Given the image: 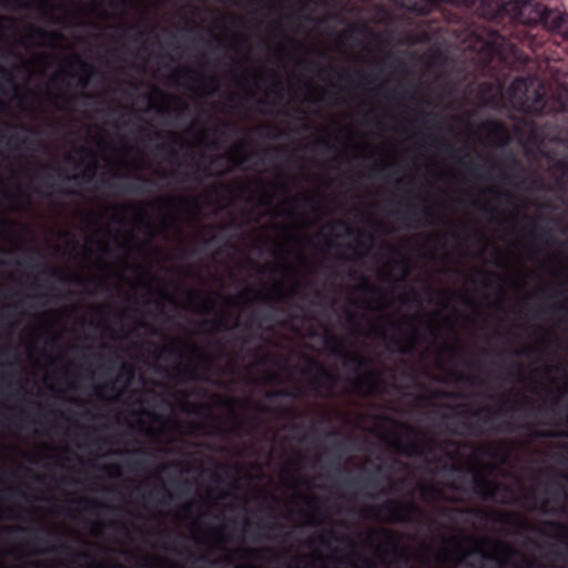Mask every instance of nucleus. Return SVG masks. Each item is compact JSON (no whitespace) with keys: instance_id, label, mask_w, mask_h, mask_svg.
Wrapping results in <instances>:
<instances>
[{"instance_id":"obj_30","label":"nucleus","mask_w":568,"mask_h":568,"mask_svg":"<svg viewBox=\"0 0 568 568\" xmlns=\"http://www.w3.org/2000/svg\"><path fill=\"white\" fill-rule=\"evenodd\" d=\"M31 33L36 37L33 43H36L38 45L45 44L47 33H45V31L43 29L34 28V29L31 30Z\"/></svg>"},{"instance_id":"obj_47","label":"nucleus","mask_w":568,"mask_h":568,"mask_svg":"<svg viewBox=\"0 0 568 568\" xmlns=\"http://www.w3.org/2000/svg\"><path fill=\"white\" fill-rule=\"evenodd\" d=\"M460 378L467 382L468 384H475V382L477 381V377L474 376H460Z\"/></svg>"},{"instance_id":"obj_15","label":"nucleus","mask_w":568,"mask_h":568,"mask_svg":"<svg viewBox=\"0 0 568 568\" xmlns=\"http://www.w3.org/2000/svg\"><path fill=\"white\" fill-rule=\"evenodd\" d=\"M50 551L51 552L64 554V555L71 556V559L74 562L78 561V560H85V561H91V562L94 561V558H93V556L90 552H88V551H74L65 542H62V544H59L58 546L52 547L50 549Z\"/></svg>"},{"instance_id":"obj_55","label":"nucleus","mask_w":568,"mask_h":568,"mask_svg":"<svg viewBox=\"0 0 568 568\" xmlns=\"http://www.w3.org/2000/svg\"><path fill=\"white\" fill-rule=\"evenodd\" d=\"M220 467H221V469H223L224 471H229V470H230V466H229V465L222 464Z\"/></svg>"},{"instance_id":"obj_56","label":"nucleus","mask_w":568,"mask_h":568,"mask_svg":"<svg viewBox=\"0 0 568 568\" xmlns=\"http://www.w3.org/2000/svg\"><path fill=\"white\" fill-rule=\"evenodd\" d=\"M115 381H112L111 383L106 384V388L113 389L114 388Z\"/></svg>"},{"instance_id":"obj_59","label":"nucleus","mask_w":568,"mask_h":568,"mask_svg":"<svg viewBox=\"0 0 568 568\" xmlns=\"http://www.w3.org/2000/svg\"><path fill=\"white\" fill-rule=\"evenodd\" d=\"M305 558H306L305 556H300V557H296L295 559L297 562H301V561L305 560Z\"/></svg>"},{"instance_id":"obj_28","label":"nucleus","mask_w":568,"mask_h":568,"mask_svg":"<svg viewBox=\"0 0 568 568\" xmlns=\"http://www.w3.org/2000/svg\"><path fill=\"white\" fill-rule=\"evenodd\" d=\"M548 527L556 530L564 539H568V526L559 521H547Z\"/></svg>"},{"instance_id":"obj_8","label":"nucleus","mask_w":568,"mask_h":568,"mask_svg":"<svg viewBox=\"0 0 568 568\" xmlns=\"http://www.w3.org/2000/svg\"><path fill=\"white\" fill-rule=\"evenodd\" d=\"M304 243L305 239L303 236L287 232L277 239L274 253L283 263L302 262L304 258Z\"/></svg>"},{"instance_id":"obj_35","label":"nucleus","mask_w":568,"mask_h":568,"mask_svg":"<svg viewBox=\"0 0 568 568\" xmlns=\"http://www.w3.org/2000/svg\"><path fill=\"white\" fill-rule=\"evenodd\" d=\"M163 352L164 353H168L170 354L171 356L175 357V358H181V352L178 347L175 346H168V347H164L163 348Z\"/></svg>"},{"instance_id":"obj_51","label":"nucleus","mask_w":568,"mask_h":568,"mask_svg":"<svg viewBox=\"0 0 568 568\" xmlns=\"http://www.w3.org/2000/svg\"><path fill=\"white\" fill-rule=\"evenodd\" d=\"M400 426H402V427L405 429V432H406V433H408V434H412V433L414 432V428H413L412 426L407 425V424H402Z\"/></svg>"},{"instance_id":"obj_44","label":"nucleus","mask_w":568,"mask_h":568,"mask_svg":"<svg viewBox=\"0 0 568 568\" xmlns=\"http://www.w3.org/2000/svg\"><path fill=\"white\" fill-rule=\"evenodd\" d=\"M234 150L230 151L227 153V159L231 162L232 165L239 164L241 161L235 159Z\"/></svg>"},{"instance_id":"obj_26","label":"nucleus","mask_w":568,"mask_h":568,"mask_svg":"<svg viewBox=\"0 0 568 568\" xmlns=\"http://www.w3.org/2000/svg\"><path fill=\"white\" fill-rule=\"evenodd\" d=\"M302 503L312 510V516L321 511V499L313 495H306L301 497Z\"/></svg>"},{"instance_id":"obj_5","label":"nucleus","mask_w":568,"mask_h":568,"mask_svg":"<svg viewBox=\"0 0 568 568\" xmlns=\"http://www.w3.org/2000/svg\"><path fill=\"white\" fill-rule=\"evenodd\" d=\"M507 6L511 9H519L517 19L523 23L530 24L540 20L545 27L556 31L565 38H568V13L561 12L557 9H546L537 6L535 8L536 17L526 18L525 13L532 9L531 3L526 2L519 7L517 1H510Z\"/></svg>"},{"instance_id":"obj_43","label":"nucleus","mask_w":568,"mask_h":568,"mask_svg":"<svg viewBox=\"0 0 568 568\" xmlns=\"http://www.w3.org/2000/svg\"><path fill=\"white\" fill-rule=\"evenodd\" d=\"M327 536H328L331 539L335 540V541H342V540L344 539V538H341V537L338 536V534H337L335 530H333V529H329V530L327 531Z\"/></svg>"},{"instance_id":"obj_20","label":"nucleus","mask_w":568,"mask_h":568,"mask_svg":"<svg viewBox=\"0 0 568 568\" xmlns=\"http://www.w3.org/2000/svg\"><path fill=\"white\" fill-rule=\"evenodd\" d=\"M347 484L351 487H355V488H358V489H367V488L375 489L378 486V483L376 481V479L372 475H369L367 477H364V478L351 479V480H348Z\"/></svg>"},{"instance_id":"obj_46","label":"nucleus","mask_w":568,"mask_h":568,"mask_svg":"<svg viewBox=\"0 0 568 568\" xmlns=\"http://www.w3.org/2000/svg\"><path fill=\"white\" fill-rule=\"evenodd\" d=\"M440 396L443 397H448V398H458V397H462L460 394H457V393H448V392H442L440 393Z\"/></svg>"},{"instance_id":"obj_32","label":"nucleus","mask_w":568,"mask_h":568,"mask_svg":"<svg viewBox=\"0 0 568 568\" xmlns=\"http://www.w3.org/2000/svg\"><path fill=\"white\" fill-rule=\"evenodd\" d=\"M520 399L521 400H516L514 403V405L511 406V410L518 412V410H520L524 407V405H529L530 408H532V403H531V400L527 396L521 395Z\"/></svg>"},{"instance_id":"obj_25","label":"nucleus","mask_w":568,"mask_h":568,"mask_svg":"<svg viewBox=\"0 0 568 568\" xmlns=\"http://www.w3.org/2000/svg\"><path fill=\"white\" fill-rule=\"evenodd\" d=\"M303 396V390L300 387H295L292 390H274L266 394L267 398H278V397H285V398H297Z\"/></svg>"},{"instance_id":"obj_24","label":"nucleus","mask_w":568,"mask_h":568,"mask_svg":"<svg viewBox=\"0 0 568 568\" xmlns=\"http://www.w3.org/2000/svg\"><path fill=\"white\" fill-rule=\"evenodd\" d=\"M179 554L183 556L187 562L191 564L207 562L209 560L205 554H196L195 551L189 549L187 547H183Z\"/></svg>"},{"instance_id":"obj_1","label":"nucleus","mask_w":568,"mask_h":568,"mask_svg":"<svg viewBox=\"0 0 568 568\" xmlns=\"http://www.w3.org/2000/svg\"><path fill=\"white\" fill-rule=\"evenodd\" d=\"M110 221L104 224V213L90 212L84 216L89 234L79 245L74 235L65 233V251L85 265L106 271L115 258H126L134 253L145 254L155 235L151 222L144 223L145 212L132 204L112 206Z\"/></svg>"},{"instance_id":"obj_48","label":"nucleus","mask_w":568,"mask_h":568,"mask_svg":"<svg viewBox=\"0 0 568 568\" xmlns=\"http://www.w3.org/2000/svg\"><path fill=\"white\" fill-rule=\"evenodd\" d=\"M210 477H211V480H212L213 483H216V484H217V483H220V481H221V477H220V475H219L217 473H215V471H214V473H212Z\"/></svg>"},{"instance_id":"obj_61","label":"nucleus","mask_w":568,"mask_h":568,"mask_svg":"<svg viewBox=\"0 0 568 568\" xmlns=\"http://www.w3.org/2000/svg\"><path fill=\"white\" fill-rule=\"evenodd\" d=\"M493 248H494V252H495V254H496V257H497V258H499V252H498V250H497L495 246H494Z\"/></svg>"},{"instance_id":"obj_9","label":"nucleus","mask_w":568,"mask_h":568,"mask_svg":"<svg viewBox=\"0 0 568 568\" xmlns=\"http://www.w3.org/2000/svg\"><path fill=\"white\" fill-rule=\"evenodd\" d=\"M170 286H131V288H169ZM172 288H180V300L185 292V288L190 286H171ZM224 288L225 286H220ZM242 288H250L251 286H241ZM260 288H288L294 292L297 288H303L304 286H258ZM325 288L326 286H322ZM348 288L351 294L355 291V288H363L367 291H375L382 288H415L416 286H344ZM420 288H434L435 286H419ZM465 288L467 286H464ZM480 288H527L528 286H479ZM538 288H556L557 286H537ZM180 308H182V303L180 302Z\"/></svg>"},{"instance_id":"obj_50","label":"nucleus","mask_w":568,"mask_h":568,"mask_svg":"<svg viewBox=\"0 0 568 568\" xmlns=\"http://www.w3.org/2000/svg\"><path fill=\"white\" fill-rule=\"evenodd\" d=\"M519 374H520L519 365H517L515 369L509 371V375H511V376H519Z\"/></svg>"},{"instance_id":"obj_62","label":"nucleus","mask_w":568,"mask_h":568,"mask_svg":"<svg viewBox=\"0 0 568 568\" xmlns=\"http://www.w3.org/2000/svg\"><path fill=\"white\" fill-rule=\"evenodd\" d=\"M280 527H281L280 525H272V526H270L268 528H270V529H275V528L277 529V528H280Z\"/></svg>"},{"instance_id":"obj_19","label":"nucleus","mask_w":568,"mask_h":568,"mask_svg":"<svg viewBox=\"0 0 568 568\" xmlns=\"http://www.w3.org/2000/svg\"><path fill=\"white\" fill-rule=\"evenodd\" d=\"M395 447L406 456L422 455L423 453V446L416 440H410L404 445L402 439H397Z\"/></svg>"},{"instance_id":"obj_27","label":"nucleus","mask_w":568,"mask_h":568,"mask_svg":"<svg viewBox=\"0 0 568 568\" xmlns=\"http://www.w3.org/2000/svg\"><path fill=\"white\" fill-rule=\"evenodd\" d=\"M9 532H26V531H31L33 532V536H32V541L37 545H47L48 544V539L40 536L38 534V529H27V528H23V527H12V528H9L8 529Z\"/></svg>"},{"instance_id":"obj_36","label":"nucleus","mask_w":568,"mask_h":568,"mask_svg":"<svg viewBox=\"0 0 568 568\" xmlns=\"http://www.w3.org/2000/svg\"><path fill=\"white\" fill-rule=\"evenodd\" d=\"M538 436H541V437H568V433H566V432H558V433L546 432V433L538 434Z\"/></svg>"},{"instance_id":"obj_60","label":"nucleus","mask_w":568,"mask_h":568,"mask_svg":"<svg viewBox=\"0 0 568 568\" xmlns=\"http://www.w3.org/2000/svg\"><path fill=\"white\" fill-rule=\"evenodd\" d=\"M465 365H466L467 367H473V366H474V362H471V361H467V362L465 363Z\"/></svg>"},{"instance_id":"obj_42","label":"nucleus","mask_w":568,"mask_h":568,"mask_svg":"<svg viewBox=\"0 0 568 568\" xmlns=\"http://www.w3.org/2000/svg\"><path fill=\"white\" fill-rule=\"evenodd\" d=\"M447 351L452 358H457L460 355V351L457 347H447Z\"/></svg>"},{"instance_id":"obj_16","label":"nucleus","mask_w":568,"mask_h":568,"mask_svg":"<svg viewBox=\"0 0 568 568\" xmlns=\"http://www.w3.org/2000/svg\"><path fill=\"white\" fill-rule=\"evenodd\" d=\"M442 236L436 234V235H429L426 240V243H425V253L424 255L428 258V260H434L436 258L437 256H439L442 253L438 248V245L442 244Z\"/></svg>"},{"instance_id":"obj_6","label":"nucleus","mask_w":568,"mask_h":568,"mask_svg":"<svg viewBox=\"0 0 568 568\" xmlns=\"http://www.w3.org/2000/svg\"><path fill=\"white\" fill-rule=\"evenodd\" d=\"M503 414V409L494 410L490 406H485L477 410L469 412L470 417H480L479 423H463V427L473 435H483L485 433H514L517 426L510 422L501 424H495V420ZM526 425H521L520 428H525ZM519 428V426H518Z\"/></svg>"},{"instance_id":"obj_64","label":"nucleus","mask_w":568,"mask_h":568,"mask_svg":"<svg viewBox=\"0 0 568 568\" xmlns=\"http://www.w3.org/2000/svg\"><path fill=\"white\" fill-rule=\"evenodd\" d=\"M94 527L100 529V528L102 527V524H101V523H97V524L94 525Z\"/></svg>"},{"instance_id":"obj_4","label":"nucleus","mask_w":568,"mask_h":568,"mask_svg":"<svg viewBox=\"0 0 568 568\" xmlns=\"http://www.w3.org/2000/svg\"><path fill=\"white\" fill-rule=\"evenodd\" d=\"M521 243L518 241L511 248L513 254H520L524 258L535 265L536 268L549 273L554 277H565L568 280V252L562 247L558 248H535L529 246L525 252H520Z\"/></svg>"},{"instance_id":"obj_11","label":"nucleus","mask_w":568,"mask_h":568,"mask_svg":"<svg viewBox=\"0 0 568 568\" xmlns=\"http://www.w3.org/2000/svg\"><path fill=\"white\" fill-rule=\"evenodd\" d=\"M378 510L383 511L392 523H405L408 521V514L418 511V508L413 504L404 505L399 500L388 499L379 506Z\"/></svg>"},{"instance_id":"obj_29","label":"nucleus","mask_w":568,"mask_h":568,"mask_svg":"<svg viewBox=\"0 0 568 568\" xmlns=\"http://www.w3.org/2000/svg\"><path fill=\"white\" fill-rule=\"evenodd\" d=\"M75 153L79 155V158L83 162H87L88 165H91L94 163V154H93L92 150L83 146L80 150H78Z\"/></svg>"},{"instance_id":"obj_14","label":"nucleus","mask_w":568,"mask_h":568,"mask_svg":"<svg viewBox=\"0 0 568 568\" xmlns=\"http://www.w3.org/2000/svg\"><path fill=\"white\" fill-rule=\"evenodd\" d=\"M68 74L77 77L81 85L85 87L90 80L89 65L78 57H71L67 61Z\"/></svg>"},{"instance_id":"obj_63","label":"nucleus","mask_w":568,"mask_h":568,"mask_svg":"<svg viewBox=\"0 0 568 568\" xmlns=\"http://www.w3.org/2000/svg\"><path fill=\"white\" fill-rule=\"evenodd\" d=\"M430 490H432L433 493L439 494V490H438L437 488L432 487V488H430Z\"/></svg>"},{"instance_id":"obj_58","label":"nucleus","mask_w":568,"mask_h":568,"mask_svg":"<svg viewBox=\"0 0 568 568\" xmlns=\"http://www.w3.org/2000/svg\"><path fill=\"white\" fill-rule=\"evenodd\" d=\"M234 568H254V567L251 566V565H240V566H236Z\"/></svg>"},{"instance_id":"obj_18","label":"nucleus","mask_w":568,"mask_h":568,"mask_svg":"<svg viewBox=\"0 0 568 568\" xmlns=\"http://www.w3.org/2000/svg\"><path fill=\"white\" fill-rule=\"evenodd\" d=\"M146 498L156 503L158 505H165L168 500L173 498V495L163 484H161L159 487L150 491Z\"/></svg>"},{"instance_id":"obj_45","label":"nucleus","mask_w":568,"mask_h":568,"mask_svg":"<svg viewBox=\"0 0 568 568\" xmlns=\"http://www.w3.org/2000/svg\"><path fill=\"white\" fill-rule=\"evenodd\" d=\"M429 3H436V2H450V3H465L466 0H427Z\"/></svg>"},{"instance_id":"obj_34","label":"nucleus","mask_w":568,"mask_h":568,"mask_svg":"<svg viewBox=\"0 0 568 568\" xmlns=\"http://www.w3.org/2000/svg\"><path fill=\"white\" fill-rule=\"evenodd\" d=\"M450 544L456 552H462L463 550V541L458 538H452L447 541Z\"/></svg>"},{"instance_id":"obj_3","label":"nucleus","mask_w":568,"mask_h":568,"mask_svg":"<svg viewBox=\"0 0 568 568\" xmlns=\"http://www.w3.org/2000/svg\"><path fill=\"white\" fill-rule=\"evenodd\" d=\"M338 354L344 358V367L355 374V378L351 381L354 392L359 395L375 393L381 385V374L373 368V359L343 347Z\"/></svg>"},{"instance_id":"obj_17","label":"nucleus","mask_w":568,"mask_h":568,"mask_svg":"<svg viewBox=\"0 0 568 568\" xmlns=\"http://www.w3.org/2000/svg\"><path fill=\"white\" fill-rule=\"evenodd\" d=\"M466 541H471L474 544V546L471 547V549L464 554V557L466 556H470V555H477V556H480L481 558L486 559V560H491V561H500L501 560L499 559V557L495 554V552H488V551H485L484 548L481 547V545H479L474 538L471 537H466L465 538Z\"/></svg>"},{"instance_id":"obj_21","label":"nucleus","mask_w":568,"mask_h":568,"mask_svg":"<svg viewBox=\"0 0 568 568\" xmlns=\"http://www.w3.org/2000/svg\"><path fill=\"white\" fill-rule=\"evenodd\" d=\"M98 358L102 361L101 368L105 374H113L116 371L119 356L118 355H98Z\"/></svg>"},{"instance_id":"obj_2","label":"nucleus","mask_w":568,"mask_h":568,"mask_svg":"<svg viewBox=\"0 0 568 568\" xmlns=\"http://www.w3.org/2000/svg\"><path fill=\"white\" fill-rule=\"evenodd\" d=\"M536 83L532 80L516 79L510 88L509 94L514 100V103L518 104L521 109L527 112L539 113V112H558L566 109V102L558 98L557 100H547L545 98V90L531 91L535 89Z\"/></svg>"},{"instance_id":"obj_33","label":"nucleus","mask_w":568,"mask_h":568,"mask_svg":"<svg viewBox=\"0 0 568 568\" xmlns=\"http://www.w3.org/2000/svg\"><path fill=\"white\" fill-rule=\"evenodd\" d=\"M128 468L131 470H139L145 467V460L143 458L131 459L126 463Z\"/></svg>"},{"instance_id":"obj_38","label":"nucleus","mask_w":568,"mask_h":568,"mask_svg":"<svg viewBox=\"0 0 568 568\" xmlns=\"http://www.w3.org/2000/svg\"><path fill=\"white\" fill-rule=\"evenodd\" d=\"M245 557L260 559L261 558V550L257 549H246L243 551Z\"/></svg>"},{"instance_id":"obj_10","label":"nucleus","mask_w":568,"mask_h":568,"mask_svg":"<svg viewBox=\"0 0 568 568\" xmlns=\"http://www.w3.org/2000/svg\"><path fill=\"white\" fill-rule=\"evenodd\" d=\"M161 207L165 211L162 216L161 227L165 229L169 223L175 222L173 213L175 209L194 214V211L197 210V202L187 196H168L161 199Z\"/></svg>"},{"instance_id":"obj_39","label":"nucleus","mask_w":568,"mask_h":568,"mask_svg":"<svg viewBox=\"0 0 568 568\" xmlns=\"http://www.w3.org/2000/svg\"><path fill=\"white\" fill-rule=\"evenodd\" d=\"M104 469L108 470L109 475L112 476V477H119L120 476V468L116 465L106 466V467H104Z\"/></svg>"},{"instance_id":"obj_57","label":"nucleus","mask_w":568,"mask_h":568,"mask_svg":"<svg viewBox=\"0 0 568 568\" xmlns=\"http://www.w3.org/2000/svg\"><path fill=\"white\" fill-rule=\"evenodd\" d=\"M409 9H413V10H417V11H422L424 10V8H417L415 4L414 6H407Z\"/></svg>"},{"instance_id":"obj_13","label":"nucleus","mask_w":568,"mask_h":568,"mask_svg":"<svg viewBox=\"0 0 568 568\" xmlns=\"http://www.w3.org/2000/svg\"><path fill=\"white\" fill-rule=\"evenodd\" d=\"M311 364L316 367V376L311 381L312 387L331 393L336 384V376L315 361H311Z\"/></svg>"},{"instance_id":"obj_52","label":"nucleus","mask_w":568,"mask_h":568,"mask_svg":"<svg viewBox=\"0 0 568 568\" xmlns=\"http://www.w3.org/2000/svg\"><path fill=\"white\" fill-rule=\"evenodd\" d=\"M221 402H222L223 404H227V405H232V406L235 404V400H234V399H232V398H230V399H221Z\"/></svg>"},{"instance_id":"obj_41","label":"nucleus","mask_w":568,"mask_h":568,"mask_svg":"<svg viewBox=\"0 0 568 568\" xmlns=\"http://www.w3.org/2000/svg\"><path fill=\"white\" fill-rule=\"evenodd\" d=\"M531 353V348L530 347H525L524 349L521 351H514L513 352V355L515 357H520V356H527Z\"/></svg>"},{"instance_id":"obj_23","label":"nucleus","mask_w":568,"mask_h":568,"mask_svg":"<svg viewBox=\"0 0 568 568\" xmlns=\"http://www.w3.org/2000/svg\"><path fill=\"white\" fill-rule=\"evenodd\" d=\"M378 534L383 537L384 542L387 546L394 548L396 551H399V539L394 531L386 528H381Z\"/></svg>"},{"instance_id":"obj_7","label":"nucleus","mask_w":568,"mask_h":568,"mask_svg":"<svg viewBox=\"0 0 568 568\" xmlns=\"http://www.w3.org/2000/svg\"><path fill=\"white\" fill-rule=\"evenodd\" d=\"M231 298L224 296H205L197 298L195 303V311L201 315H214L213 318H206L204 324L211 325L215 328L226 327V318L221 313L223 306H229Z\"/></svg>"},{"instance_id":"obj_54","label":"nucleus","mask_w":568,"mask_h":568,"mask_svg":"<svg viewBox=\"0 0 568 568\" xmlns=\"http://www.w3.org/2000/svg\"><path fill=\"white\" fill-rule=\"evenodd\" d=\"M303 568H315V566H314L313 561H307V562H305Z\"/></svg>"},{"instance_id":"obj_49","label":"nucleus","mask_w":568,"mask_h":568,"mask_svg":"<svg viewBox=\"0 0 568 568\" xmlns=\"http://www.w3.org/2000/svg\"><path fill=\"white\" fill-rule=\"evenodd\" d=\"M190 378L193 379V381H200V379H204L202 376H200L199 374H196L195 372H192L190 374Z\"/></svg>"},{"instance_id":"obj_40","label":"nucleus","mask_w":568,"mask_h":568,"mask_svg":"<svg viewBox=\"0 0 568 568\" xmlns=\"http://www.w3.org/2000/svg\"><path fill=\"white\" fill-rule=\"evenodd\" d=\"M353 304H354V300H353V297L351 296V298H349V310H348V322H349L351 326H353V325H354V318H355V314H354V312L352 311V306H353Z\"/></svg>"},{"instance_id":"obj_12","label":"nucleus","mask_w":568,"mask_h":568,"mask_svg":"<svg viewBox=\"0 0 568 568\" xmlns=\"http://www.w3.org/2000/svg\"><path fill=\"white\" fill-rule=\"evenodd\" d=\"M503 488V485L493 483L479 475H476L473 479V491L483 500H496Z\"/></svg>"},{"instance_id":"obj_37","label":"nucleus","mask_w":568,"mask_h":568,"mask_svg":"<svg viewBox=\"0 0 568 568\" xmlns=\"http://www.w3.org/2000/svg\"><path fill=\"white\" fill-rule=\"evenodd\" d=\"M493 129L497 135V142L501 143L504 141V129L499 124H493Z\"/></svg>"},{"instance_id":"obj_31","label":"nucleus","mask_w":568,"mask_h":568,"mask_svg":"<svg viewBox=\"0 0 568 568\" xmlns=\"http://www.w3.org/2000/svg\"><path fill=\"white\" fill-rule=\"evenodd\" d=\"M395 344L397 345L398 353L404 354V355L409 354L410 351L413 349V344L407 343L403 339H396Z\"/></svg>"},{"instance_id":"obj_22","label":"nucleus","mask_w":568,"mask_h":568,"mask_svg":"<svg viewBox=\"0 0 568 568\" xmlns=\"http://www.w3.org/2000/svg\"><path fill=\"white\" fill-rule=\"evenodd\" d=\"M134 368L132 365L126 363H121L118 371L116 381H123L125 385H129L134 378Z\"/></svg>"},{"instance_id":"obj_53","label":"nucleus","mask_w":568,"mask_h":568,"mask_svg":"<svg viewBox=\"0 0 568 568\" xmlns=\"http://www.w3.org/2000/svg\"><path fill=\"white\" fill-rule=\"evenodd\" d=\"M320 542H321V545H323V546H328V542H327V540H326L325 536H321V537H320Z\"/></svg>"}]
</instances>
